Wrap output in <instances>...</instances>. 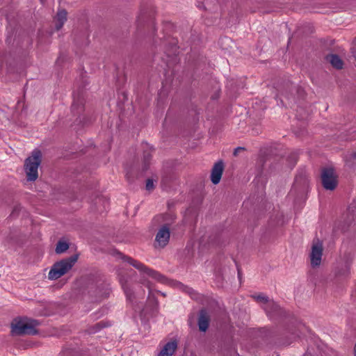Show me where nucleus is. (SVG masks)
<instances>
[{"instance_id":"2eb2a0df","label":"nucleus","mask_w":356,"mask_h":356,"mask_svg":"<svg viewBox=\"0 0 356 356\" xmlns=\"http://www.w3.org/2000/svg\"><path fill=\"white\" fill-rule=\"evenodd\" d=\"M176 286L179 289L185 291L186 292L188 293L191 296H193L194 291L192 289L185 286L181 283H179V282L176 283Z\"/></svg>"},{"instance_id":"f257e3e1","label":"nucleus","mask_w":356,"mask_h":356,"mask_svg":"<svg viewBox=\"0 0 356 356\" xmlns=\"http://www.w3.org/2000/svg\"><path fill=\"white\" fill-rule=\"evenodd\" d=\"M78 260V254H74L67 259L54 264L49 272V280H57L69 272Z\"/></svg>"},{"instance_id":"6ab92c4d","label":"nucleus","mask_w":356,"mask_h":356,"mask_svg":"<svg viewBox=\"0 0 356 356\" xmlns=\"http://www.w3.org/2000/svg\"><path fill=\"white\" fill-rule=\"evenodd\" d=\"M353 156L354 157H355V158H356V154H355V153H354V154H353Z\"/></svg>"},{"instance_id":"423d86ee","label":"nucleus","mask_w":356,"mask_h":356,"mask_svg":"<svg viewBox=\"0 0 356 356\" xmlns=\"http://www.w3.org/2000/svg\"><path fill=\"white\" fill-rule=\"evenodd\" d=\"M322 183L327 190H334L337 185V176L332 168H325L321 174Z\"/></svg>"},{"instance_id":"1a4fd4ad","label":"nucleus","mask_w":356,"mask_h":356,"mask_svg":"<svg viewBox=\"0 0 356 356\" xmlns=\"http://www.w3.org/2000/svg\"><path fill=\"white\" fill-rule=\"evenodd\" d=\"M177 344L176 341H169L161 348L158 356H172L177 349Z\"/></svg>"},{"instance_id":"7ed1b4c3","label":"nucleus","mask_w":356,"mask_h":356,"mask_svg":"<svg viewBox=\"0 0 356 356\" xmlns=\"http://www.w3.org/2000/svg\"><path fill=\"white\" fill-rule=\"evenodd\" d=\"M37 325V322L31 319L15 318L11 324L12 333L15 335L34 334L36 333Z\"/></svg>"},{"instance_id":"f8f14e48","label":"nucleus","mask_w":356,"mask_h":356,"mask_svg":"<svg viewBox=\"0 0 356 356\" xmlns=\"http://www.w3.org/2000/svg\"><path fill=\"white\" fill-rule=\"evenodd\" d=\"M253 298L259 302H264L266 306L264 307V309L266 311V312H269V310H268V307H277V305H275V303L272 301V300H270L267 296H266L264 294H259V295H255L253 296Z\"/></svg>"},{"instance_id":"9d476101","label":"nucleus","mask_w":356,"mask_h":356,"mask_svg":"<svg viewBox=\"0 0 356 356\" xmlns=\"http://www.w3.org/2000/svg\"><path fill=\"white\" fill-rule=\"evenodd\" d=\"M326 60L332 66L337 70H340L343 68V60L339 58V56L336 54H330L326 56Z\"/></svg>"},{"instance_id":"4468645a","label":"nucleus","mask_w":356,"mask_h":356,"mask_svg":"<svg viewBox=\"0 0 356 356\" xmlns=\"http://www.w3.org/2000/svg\"><path fill=\"white\" fill-rule=\"evenodd\" d=\"M69 248V245L64 241H59L56 245V252L61 254L65 252Z\"/></svg>"},{"instance_id":"9b49d317","label":"nucleus","mask_w":356,"mask_h":356,"mask_svg":"<svg viewBox=\"0 0 356 356\" xmlns=\"http://www.w3.org/2000/svg\"><path fill=\"white\" fill-rule=\"evenodd\" d=\"M209 321V318L207 312L203 310L201 311L198 321L199 329L202 332H205L208 328Z\"/></svg>"},{"instance_id":"0eeeda50","label":"nucleus","mask_w":356,"mask_h":356,"mask_svg":"<svg viewBox=\"0 0 356 356\" xmlns=\"http://www.w3.org/2000/svg\"><path fill=\"white\" fill-rule=\"evenodd\" d=\"M170 236V229L166 226L162 227L156 235V245L161 248L165 247L169 241Z\"/></svg>"},{"instance_id":"ddd939ff","label":"nucleus","mask_w":356,"mask_h":356,"mask_svg":"<svg viewBox=\"0 0 356 356\" xmlns=\"http://www.w3.org/2000/svg\"><path fill=\"white\" fill-rule=\"evenodd\" d=\"M67 12L65 10H58L56 17V29L60 30L67 20Z\"/></svg>"},{"instance_id":"20e7f679","label":"nucleus","mask_w":356,"mask_h":356,"mask_svg":"<svg viewBox=\"0 0 356 356\" xmlns=\"http://www.w3.org/2000/svg\"><path fill=\"white\" fill-rule=\"evenodd\" d=\"M111 254L113 256H118L119 258H121V259H124V261H127L129 264H130L131 266H133L136 268L138 269L141 273H143L144 275H147V277H152L158 281L163 282L162 275H161L159 273H158L156 271H154L151 269L147 268L146 266H145L140 262H139L138 261H135L130 257H127L122 256V254L116 250H113Z\"/></svg>"},{"instance_id":"f3484780","label":"nucleus","mask_w":356,"mask_h":356,"mask_svg":"<svg viewBox=\"0 0 356 356\" xmlns=\"http://www.w3.org/2000/svg\"><path fill=\"white\" fill-rule=\"evenodd\" d=\"M122 287H123L124 293L127 296V299L131 300V296L132 294L131 290L124 285H122Z\"/></svg>"},{"instance_id":"dca6fc26","label":"nucleus","mask_w":356,"mask_h":356,"mask_svg":"<svg viewBox=\"0 0 356 356\" xmlns=\"http://www.w3.org/2000/svg\"><path fill=\"white\" fill-rule=\"evenodd\" d=\"M3 67L8 68V64L5 56H2L0 60V68L3 69Z\"/></svg>"},{"instance_id":"a211bd4d","label":"nucleus","mask_w":356,"mask_h":356,"mask_svg":"<svg viewBox=\"0 0 356 356\" xmlns=\"http://www.w3.org/2000/svg\"><path fill=\"white\" fill-rule=\"evenodd\" d=\"M154 187V182L152 179H147L146 183V189L147 191H152Z\"/></svg>"},{"instance_id":"39448f33","label":"nucleus","mask_w":356,"mask_h":356,"mask_svg":"<svg viewBox=\"0 0 356 356\" xmlns=\"http://www.w3.org/2000/svg\"><path fill=\"white\" fill-rule=\"evenodd\" d=\"M323 252V242L319 238H314L311 245L309 260L313 268L318 267L322 261Z\"/></svg>"},{"instance_id":"aec40b11","label":"nucleus","mask_w":356,"mask_h":356,"mask_svg":"<svg viewBox=\"0 0 356 356\" xmlns=\"http://www.w3.org/2000/svg\"><path fill=\"white\" fill-rule=\"evenodd\" d=\"M225 40H229V38H225Z\"/></svg>"},{"instance_id":"6e6552de","label":"nucleus","mask_w":356,"mask_h":356,"mask_svg":"<svg viewBox=\"0 0 356 356\" xmlns=\"http://www.w3.org/2000/svg\"><path fill=\"white\" fill-rule=\"evenodd\" d=\"M224 170V165L222 161L216 163L212 168L211 174V180L213 184L220 182Z\"/></svg>"},{"instance_id":"f03ea898","label":"nucleus","mask_w":356,"mask_h":356,"mask_svg":"<svg viewBox=\"0 0 356 356\" xmlns=\"http://www.w3.org/2000/svg\"><path fill=\"white\" fill-rule=\"evenodd\" d=\"M41 152L35 149L25 160L24 170L29 181H35L38 177V167L41 163Z\"/></svg>"}]
</instances>
